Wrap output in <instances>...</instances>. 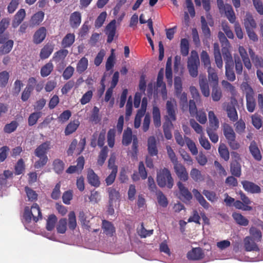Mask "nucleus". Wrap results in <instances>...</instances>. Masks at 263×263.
I'll return each mask as SVG.
<instances>
[{
    "mask_svg": "<svg viewBox=\"0 0 263 263\" xmlns=\"http://www.w3.org/2000/svg\"><path fill=\"white\" fill-rule=\"evenodd\" d=\"M157 182L160 187H167L172 189L174 185V179L170 171L167 168H163L157 172Z\"/></svg>",
    "mask_w": 263,
    "mask_h": 263,
    "instance_id": "obj_1",
    "label": "nucleus"
},
{
    "mask_svg": "<svg viewBox=\"0 0 263 263\" xmlns=\"http://www.w3.org/2000/svg\"><path fill=\"white\" fill-rule=\"evenodd\" d=\"M200 65L199 55L196 50H192L187 61V68L190 75L192 78H196L198 75V68Z\"/></svg>",
    "mask_w": 263,
    "mask_h": 263,
    "instance_id": "obj_2",
    "label": "nucleus"
},
{
    "mask_svg": "<svg viewBox=\"0 0 263 263\" xmlns=\"http://www.w3.org/2000/svg\"><path fill=\"white\" fill-rule=\"evenodd\" d=\"M223 60L225 62V75L228 81L234 82L236 76L234 71V63L230 52L224 53Z\"/></svg>",
    "mask_w": 263,
    "mask_h": 263,
    "instance_id": "obj_3",
    "label": "nucleus"
},
{
    "mask_svg": "<svg viewBox=\"0 0 263 263\" xmlns=\"http://www.w3.org/2000/svg\"><path fill=\"white\" fill-rule=\"evenodd\" d=\"M223 135L232 149L236 150L240 147L239 143L236 140V134L231 126L228 124L224 126Z\"/></svg>",
    "mask_w": 263,
    "mask_h": 263,
    "instance_id": "obj_4",
    "label": "nucleus"
},
{
    "mask_svg": "<svg viewBox=\"0 0 263 263\" xmlns=\"http://www.w3.org/2000/svg\"><path fill=\"white\" fill-rule=\"evenodd\" d=\"M241 200H237L234 202V206L236 209L245 211L252 210V206H251L252 201L242 191L239 193Z\"/></svg>",
    "mask_w": 263,
    "mask_h": 263,
    "instance_id": "obj_5",
    "label": "nucleus"
},
{
    "mask_svg": "<svg viewBox=\"0 0 263 263\" xmlns=\"http://www.w3.org/2000/svg\"><path fill=\"white\" fill-rule=\"evenodd\" d=\"M166 115L164 116V119H169L173 121L177 120V108L176 102L171 100H168L166 103Z\"/></svg>",
    "mask_w": 263,
    "mask_h": 263,
    "instance_id": "obj_6",
    "label": "nucleus"
},
{
    "mask_svg": "<svg viewBox=\"0 0 263 263\" xmlns=\"http://www.w3.org/2000/svg\"><path fill=\"white\" fill-rule=\"evenodd\" d=\"M174 172L180 181H186L189 179V174L185 166L180 162L173 164Z\"/></svg>",
    "mask_w": 263,
    "mask_h": 263,
    "instance_id": "obj_7",
    "label": "nucleus"
},
{
    "mask_svg": "<svg viewBox=\"0 0 263 263\" xmlns=\"http://www.w3.org/2000/svg\"><path fill=\"white\" fill-rule=\"evenodd\" d=\"M237 103V100L234 99L232 100L231 103L227 104L226 106V112L227 116L232 122H236L238 120V114L235 105Z\"/></svg>",
    "mask_w": 263,
    "mask_h": 263,
    "instance_id": "obj_8",
    "label": "nucleus"
},
{
    "mask_svg": "<svg viewBox=\"0 0 263 263\" xmlns=\"http://www.w3.org/2000/svg\"><path fill=\"white\" fill-rule=\"evenodd\" d=\"M246 98L247 109L249 112H253L255 110L256 103L254 97L253 90L251 87L247 91Z\"/></svg>",
    "mask_w": 263,
    "mask_h": 263,
    "instance_id": "obj_9",
    "label": "nucleus"
},
{
    "mask_svg": "<svg viewBox=\"0 0 263 263\" xmlns=\"http://www.w3.org/2000/svg\"><path fill=\"white\" fill-rule=\"evenodd\" d=\"M241 183L244 190L248 193L259 194L261 192L260 186L252 181L243 180Z\"/></svg>",
    "mask_w": 263,
    "mask_h": 263,
    "instance_id": "obj_10",
    "label": "nucleus"
},
{
    "mask_svg": "<svg viewBox=\"0 0 263 263\" xmlns=\"http://www.w3.org/2000/svg\"><path fill=\"white\" fill-rule=\"evenodd\" d=\"M101 228L106 236L112 237L116 234V228L114 224L107 220H102Z\"/></svg>",
    "mask_w": 263,
    "mask_h": 263,
    "instance_id": "obj_11",
    "label": "nucleus"
},
{
    "mask_svg": "<svg viewBox=\"0 0 263 263\" xmlns=\"http://www.w3.org/2000/svg\"><path fill=\"white\" fill-rule=\"evenodd\" d=\"M51 148V142L47 141L39 145L34 151V155L36 157L47 156L48 151Z\"/></svg>",
    "mask_w": 263,
    "mask_h": 263,
    "instance_id": "obj_12",
    "label": "nucleus"
},
{
    "mask_svg": "<svg viewBox=\"0 0 263 263\" xmlns=\"http://www.w3.org/2000/svg\"><path fill=\"white\" fill-rule=\"evenodd\" d=\"M258 242L252 239L251 237L246 236L243 239V246L247 251H259V248L257 244Z\"/></svg>",
    "mask_w": 263,
    "mask_h": 263,
    "instance_id": "obj_13",
    "label": "nucleus"
},
{
    "mask_svg": "<svg viewBox=\"0 0 263 263\" xmlns=\"http://www.w3.org/2000/svg\"><path fill=\"white\" fill-rule=\"evenodd\" d=\"M116 31V21L112 20L106 27L105 33L107 35V42L110 43L112 42Z\"/></svg>",
    "mask_w": 263,
    "mask_h": 263,
    "instance_id": "obj_14",
    "label": "nucleus"
},
{
    "mask_svg": "<svg viewBox=\"0 0 263 263\" xmlns=\"http://www.w3.org/2000/svg\"><path fill=\"white\" fill-rule=\"evenodd\" d=\"M187 258L191 260H199L202 259L204 256V254L202 250L199 248H193L189 251L186 255Z\"/></svg>",
    "mask_w": 263,
    "mask_h": 263,
    "instance_id": "obj_15",
    "label": "nucleus"
},
{
    "mask_svg": "<svg viewBox=\"0 0 263 263\" xmlns=\"http://www.w3.org/2000/svg\"><path fill=\"white\" fill-rule=\"evenodd\" d=\"M147 151L151 157L158 155V150L157 146V141L154 136H151L148 138Z\"/></svg>",
    "mask_w": 263,
    "mask_h": 263,
    "instance_id": "obj_16",
    "label": "nucleus"
},
{
    "mask_svg": "<svg viewBox=\"0 0 263 263\" xmlns=\"http://www.w3.org/2000/svg\"><path fill=\"white\" fill-rule=\"evenodd\" d=\"M47 34V30L45 27H41L34 33L33 36L34 43L39 44L45 39Z\"/></svg>",
    "mask_w": 263,
    "mask_h": 263,
    "instance_id": "obj_17",
    "label": "nucleus"
},
{
    "mask_svg": "<svg viewBox=\"0 0 263 263\" xmlns=\"http://www.w3.org/2000/svg\"><path fill=\"white\" fill-rule=\"evenodd\" d=\"M87 179L88 182L95 187H98L100 184L99 177L95 173L93 170L89 169L87 174Z\"/></svg>",
    "mask_w": 263,
    "mask_h": 263,
    "instance_id": "obj_18",
    "label": "nucleus"
},
{
    "mask_svg": "<svg viewBox=\"0 0 263 263\" xmlns=\"http://www.w3.org/2000/svg\"><path fill=\"white\" fill-rule=\"evenodd\" d=\"M54 45L51 43H48L41 49L40 58L42 60L47 59L52 53Z\"/></svg>",
    "mask_w": 263,
    "mask_h": 263,
    "instance_id": "obj_19",
    "label": "nucleus"
},
{
    "mask_svg": "<svg viewBox=\"0 0 263 263\" xmlns=\"http://www.w3.org/2000/svg\"><path fill=\"white\" fill-rule=\"evenodd\" d=\"M199 83L202 95L206 97L210 96L209 84L205 76H200Z\"/></svg>",
    "mask_w": 263,
    "mask_h": 263,
    "instance_id": "obj_20",
    "label": "nucleus"
},
{
    "mask_svg": "<svg viewBox=\"0 0 263 263\" xmlns=\"http://www.w3.org/2000/svg\"><path fill=\"white\" fill-rule=\"evenodd\" d=\"M177 185L183 199L186 201L191 200L192 198V195L187 188L180 181L177 183Z\"/></svg>",
    "mask_w": 263,
    "mask_h": 263,
    "instance_id": "obj_21",
    "label": "nucleus"
},
{
    "mask_svg": "<svg viewBox=\"0 0 263 263\" xmlns=\"http://www.w3.org/2000/svg\"><path fill=\"white\" fill-rule=\"evenodd\" d=\"M221 12H224L226 16L229 21L232 23H234L236 21V16L232 6L230 4H225L224 8L222 10Z\"/></svg>",
    "mask_w": 263,
    "mask_h": 263,
    "instance_id": "obj_22",
    "label": "nucleus"
},
{
    "mask_svg": "<svg viewBox=\"0 0 263 263\" xmlns=\"http://www.w3.org/2000/svg\"><path fill=\"white\" fill-rule=\"evenodd\" d=\"M81 22V14L80 12L75 11L72 13L69 18V23L73 28H78Z\"/></svg>",
    "mask_w": 263,
    "mask_h": 263,
    "instance_id": "obj_23",
    "label": "nucleus"
},
{
    "mask_svg": "<svg viewBox=\"0 0 263 263\" xmlns=\"http://www.w3.org/2000/svg\"><path fill=\"white\" fill-rule=\"evenodd\" d=\"M26 16L25 9H21L15 14L12 21V25L14 28H16L23 21Z\"/></svg>",
    "mask_w": 263,
    "mask_h": 263,
    "instance_id": "obj_24",
    "label": "nucleus"
},
{
    "mask_svg": "<svg viewBox=\"0 0 263 263\" xmlns=\"http://www.w3.org/2000/svg\"><path fill=\"white\" fill-rule=\"evenodd\" d=\"M218 37L222 47V52L223 57L224 54V53L230 52L229 50L230 44L225 34L223 32L219 31L218 34Z\"/></svg>",
    "mask_w": 263,
    "mask_h": 263,
    "instance_id": "obj_25",
    "label": "nucleus"
},
{
    "mask_svg": "<svg viewBox=\"0 0 263 263\" xmlns=\"http://www.w3.org/2000/svg\"><path fill=\"white\" fill-rule=\"evenodd\" d=\"M249 151L254 159L257 161H260L261 160L262 156L260 150L255 141H252L251 142L249 146Z\"/></svg>",
    "mask_w": 263,
    "mask_h": 263,
    "instance_id": "obj_26",
    "label": "nucleus"
},
{
    "mask_svg": "<svg viewBox=\"0 0 263 263\" xmlns=\"http://www.w3.org/2000/svg\"><path fill=\"white\" fill-rule=\"evenodd\" d=\"M230 172L232 175L239 177L241 175V166L237 160H233L230 164Z\"/></svg>",
    "mask_w": 263,
    "mask_h": 263,
    "instance_id": "obj_27",
    "label": "nucleus"
},
{
    "mask_svg": "<svg viewBox=\"0 0 263 263\" xmlns=\"http://www.w3.org/2000/svg\"><path fill=\"white\" fill-rule=\"evenodd\" d=\"M152 116L154 125L156 127H159L161 125V114L160 109L158 106H153Z\"/></svg>",
    "mask_w": 263,
    "mask_h": 263,
    "instance_id": "obj_28",
    "label": "nucleus"
},
{
    "mask_svg": "<svg viewBox=\"0 0 263 263\" xmlns=\"http://www.w3.org/2000/svg\"><path fill=\"white\" fill-rule=\"evenodd\" d=\"M192 192L194 197L196 198L199 204L204 209H208L210 206V205L204 198L203 196L200 194V193L195 189L193 190Z\"/></svg>",
    "mask_w": 263,
    "mask_h": 263,
    "instance_id": "obj_29",
    "label": "nucleus"
},
{
    "mask_svg": "<svg viewBox=\"0 0 263 263\" xmlns=\"http://www.w3.org/2000/svg\"><path fill=\"white\" fill-rule=\"evenodd\" d=\"M44 12L42 11H40L34 14L30 20V23L32 26L39 25L43 21L44 18Z\"/></svg>",
    "mask_w": 263,
    "mask_h": 263,
    "instance_id": "obj_30",
    "label": "nucleus"
},
{
    "mask_svg": "<svg viewBox=\"0 0 263 263\" xmlns=\"http://www.w3.org/2000/svg\"><path fill=\"white\" fill-rule=\"evenodd\" d=\"M30 209L31 211V215L34 221L36 222L39 220V219H42V216L41 211L39 205L37 203H33Z\"/></svg>",
    "mask_w": 263,
    "mask_h": 263,
    "instance_id": "obj_31",
    "label": "nucleus"
},
{
    "mask_svg": "<svg viewBox=\"0 0 263 263\" xmlns=\"http://www.w3.org/2000/svg\"><path fill=\"white\" fill-rule=\"evenodd\" d=\"M88 65V59L85 57L82 58L77 63L76 67L77 71L80 74L83 73L87 69Z\"/></svg>",
    "mask_w": 263,
    "mask_h": 263,
    "instance_id": "obj_32",
    "label": "nucleus"
},
{
    "mask_svg": "<svg viewBox=\"0 0 263 263\" xmlns=\"http://www.w3.org/2000/svg\"><path fill=\"white\" fill-rule=\"evenodd\" d=\"M75 41V36L73 33H68L63 39L61 45L62 46L65 48L70 47Z\"/></svg>",
    "mask_w": 263,
    "mask_h": 263,
    "instance_id": "obj_33",
    "label": "nucleus"
},
{
    "mask_svg": "<svg viewBox=\"0 0 263 263\" xmlns=\"http://www.w3.org/2000/svg\"><path fill=\"white\" fill-rule=\"evenodd\" d=\"M80 123L78 120L71 121L66 126L64 133L66 136L69 135L74 133L78 128Z\"/></svg>",
    "mask_w": 263,
    "mask_h": 263,
    "instance_id": "obj_34",
    "label": "nucleus"
},
{
    "mask_svg": "<svg viewBox=\"0 0 263 263\" xmlns=\"http://www.w3.org/2000/svg\"><path fill=\"white\" fill-rule=\"evenodd\" d=\"M208 78L212 86L218 85V77L215 70L212 67L208 69Z\"/></svg>",
    "mask_w": 263,
    "mask_h": 263,
    "instance_id": "obj_35",
    "label": "nucleus"
},
{
    "mask_svg": "<svg viewBox=\"0 0 263 263\" xmlns=\"http://www.w3.org/2000/svg\"><path fill=\"white\" fill-rule=\"evenodd\" d=\"M232 217L240 226H247L249 224V220L240 213L234 212L232 214Z\"/></svg>",
    "mask_w": 263,
    "mask_h": 263,
    "instance_id": "obj_36",
    "label": "nucleus"
},
{
    "mask_svg": "<svg viewBox=\"0 0 263 263\" xmlns=\"http://www.w3.org/2000/svg\"><path fill=\"white\" fill-rule=\"evenodd\" d=\"M249 234L250 236H248L256 240L257 242H260L261 240L262 233L261 231L258 228L251 227L249 229Z\"/></svg>",
    "mask_w": 263,
    "mask_h": 263,
    "instance_id": "obj_37",
    "label": "nucleus"
},
{
    "mask_svg": "<svg viewBox=\"0 0 263 263\" xmlns=\"http://www.w3.org/2000/svg\"><path fill=\"white\" fill-rule=\"evenodd\" d=\"M156 195L158 204L163 208H166L168 205V202L167 198L160 190L156 191Z\"/></svg>",
    "mask_w": 263,
    "mask_h": 263,
    "instance_id": "obj_38",
    "label": "nucleus"
},
{
    "mask_svg": "<svg viewBox=\"0 0 263 263\" xmlns=\"http://www.w3.org/2000/svg\"><path fill=\"white\" fill-rule=\"evenodd\" d=\"M244 25L246 30L254 29L256 27V23L251 14H247L244 20Z\"/></svg>",
    "mask_w": 263,
    "mask_h": 263,
    "instance_id": "obj_39",
    "label": "nucleus"
},
{
    "mask_svg": "<svg viewBox=\"0 0 263 263\" xmlns=\"http://www.w3.org/2000/svg\"><path fill=\"white\" fill-rule=\"evenodd\" d=\"M65 167V163L60 159H56L53 162V169L58 174L63 173Z\"/></svg>",
    "mask_w": 263,
    "mask_h": 263,
    "instance_id": "obj_40",
    "label": "nucleus"
},
{
    "mask_svg": "<svg viewBox=\"0 0 263 263\" xmlns=\"http://www.w3.org/2000/svg\"><path fill=\"white\" fill-rule=\"evenodd\" d=\"M249 53L252 62L256 67H263V59L255 54L253 51L249 49Z\"/></svg>",
    "mask_w": 263,
    "mask_h": 263,
    "instance_id": "obj_41",
    "label": "nucleus"
},
{
    "mask_svg": "<svg viewBox=\"0 0 263 263\" xmlns=\"http://www.w3.org/2000/svg\"><path fill=\"white\" fill-rule=\"evenodd\" d=\"M108 152V148L106 146L103 147L101 150L97 160V164L99 166H102L107 157Z\"/></svg>",
    "mask_w": 263,
    "mask_h": 263,
    "instance_id": "obj_42",
    "label": "nucleus"
},
{
    "mask_svg": "<svg viewBox=\"0 0 263 263\" xmlns=\"http://www.w3.org/2000/svg\"><path fill=\"white\" fill-rule=\"evenodd\" d=\"M107 192L109 196V202H114L119 200L120 197V193L115 189L112 187H108Z\"/></svg>",
    "mask_w": 263,
    "mask_h": 263,
    "instance_id": "obj_43",
    "label": "nucleus"
},
{
    "mask_svg": "<svg viewBox=\"0 0 263 263\" xmlns=\"http://www.w3.org/2000/svg\"><path fill=\"white\" fill-rule=\"evenodd\" d=\"M53 69V65L51 62H48L41 69V75L42 77L48 76Z\"/></svg>",
    "mask_w": 263,
    "mask_h": 263,
    "instance_id": "obj_44",
    "label": "nucleus"
},
{
    "mask_svg": "<svg viewBox=\"0 0 263 263\" xmlns=\"http://www.w3.org/2000/svg\"><path fill=\"white\" fill-rule=\"evenodd\" d=\"M218 152L220 157L224 161H228L230 158V153L228 148L224 144H220L218 147Z\"/></svg>",
    "mask_w": 263,
    "mask_h": 263,
    "instance_id": "obj_45",
    "label": "nucleus"
},
{
    "mask_svg": "<svg viewBox=\"0 0 263 263\" xmlns=\"http://www.w3.org/2000/svg\"><path fill=\"white\" fill-rule=\"evenodd\" d=\"M180 52L183 57H186L188 55L189 52V42L185 39H182L180 42Z\"/></svg>",
    "mask_w": 263,
    "mask_h": 263,
    "instance_id": "obj_46",
    "label": "nucleus"
},
{
    "mask_svg": "<svg viewBox=\"0 0 263 263\" xmlns=\"http://www.w3.org/2000/svg\"><path fill=\"white\" fill-rule=\"evenodd\" d=\"M185 143L193 155H197L198 154V149L195 142L190 138L185 136Z\"/></svg>",
    "mask_w": 263,
    "mask_h": 263,
    "instance_id": "obj_47",
    "label": "nucleus"
},
{
    "mask_svg": "<svg viewBox=\"0 0 263 263\" xmlns=\"http://www.w3.org/2000/svg\"><path fill=\"white\" fill-rule=\"evenodd\" d=\"M201 29L204 36L209 39L211 36V30L208 27V23L203 16L201 17Z\"/></svg>",
    "mask_w": 263,
    "mask_h": 263,
    "instance_id": "obj_48",
    "label": "nucleus"
},
{
    "mask_svg": "<svg viewBox=\"0 0 263 263\" xmlns=\"http://www.w3.org/2000/svg\"><path fill=\"white\" fill-rule=\"evenodd\" d=\"M132 141V131L128 128L124 130L123 135L122 144L125 146L128 145Z\"/></svg>",
    "mask_w": 263,
    "mask_h": 263,
    "instance_id": "obj_49",
    "label": "nucleus"
},
{
    "mask_svg": "<svg viewBox=\"0 0 263 263\" xmlns=\"http://www.w3.org/2000/svg\"><path fill=\"white\" fill-rule=\"evenodd\" d=\"M57 222V218L56 216L54 214L50 215L47 220L46 229L49 231L53 230Z\"/></svg>",
    "mask_w": 263,
    "mask_h": 263,
    "instance_id": "obj_50",
    "label": "nucleus"
},
{
    "mask_svg": "<svg viewBox=\"0 0 263 263\" xmlns=\"http://www.w3.org/2000/svg\"><path fill=\"white\" fill-rule=\"evenodd\" d=\"M13 46V41L11 40H8L4 43L1 47L0 52L3 54L9 53L12 49Z\"/></svg>",
    "mask_w": 263,
    "mask_h": 263,
    "instance_id": "obj_51",
    "label": "nucleus"
},
{
    "mask_svg": "<svg viewBox=\"0 0 263 263\" xmlns=\"http://www.w3.org/2000/svg\"><path fill=\"white\" fill-rule=\"evenodd\" d=\"M212 98L214 101H218L222 97V92L218 85L212 86Z\"/></svg>",
    "mask_w": 263,
    "mask_h": 263,
    "instance_id": "obj_52",
    "label": "nucleus"
},
{
    "mask_svg": "<svg viewBox=\"0 0 263 263\" xmlns=\"http://www.w3.org/2000/svg\"><path fill=\"white\" fill-rule=\"evenodd\" d=\"M9 73L6 70L0 72V87H5L8 83Z\"/></svg>",
    "mask_w": 263,
    "mask_h": 263,
    "instance_id": "obj_53",
    "label": "nucleus"
},
{
    "mask_svg": "<svg viewBox=\"0 0 263 263\" xmlns=\"http://www.w3.org/2000/svg\"><path fill=\"white\" fill-rule=\"evenodd\" d=\"M200 58L201 62L203 63L205 67H207L208 69L211 67L210 57L208 53L206 51H202L200 54Z\"/></svg>",
    "mask_w": 263,
    "mask_h": 263,
    "instance_id": "obj_54",
    "label": "nucleus"
},
{
    "mask_svg": "<svg viewBox=\"0 0 263 263\" xmlns=\"http://www.w3.org/2000/svg\"><path fill=\"white\" fill-rule=\"evenodd\" d=\"M116 131L114 128L110 129L107 133V139L109 147L112 148L115 145Z\"/></svg>",
    "mask_w": 263,
    "mask_h": 263,
    "instance_id": "obj_55",
    "label": "nucleus"
},
{
    "mask_svg": "<svg viewBox=\"0 0 263 263\" xmlns=\"http://www.w3.org/2000/svg\"><path fill=\"white\" fill-rule=\"evenodd\" d=\"M106 17L107 13L106 11L101 12L95 21V27L97 28H99L102 27L106 20Z\"/></svg>",
    "mask_w": 263,
    "mask_h": 263,
    "instance_id": "obj_56",
    "label": "nucleus"
},
{
    "mask_svg": "<svg viewBox=\"0 0 263 263\" xmlns=\"http://www.w3.org/2000/svg\"><path fill=\"white\" fill-rule=\"evenodd\" d=\"M99 108L97 106H94L91 115L89 117V121L91 122H93L96 124L99 123L100 121V118L99 117Z\"/></svg>",
    "mask_w": 263,
    "mask_h": 263,
    "instance_id": "obj_57",
    "label": "nucleus"
},
{
    "mask_svg": "<svg viewBox=\"0 0 263 263\" xmlns=\"http://www.w3.org/2000/svg\"><path fill=\"white\" fill-rule=\"evenodd\" d=\"M67 222L66 218L61 219L57 225V230L58 233L64 234L67 230Z\"/></svg>",
    "mask_w": 263,
    "mask_h": 263,
    "instance_id": "obj_58",
    "label": "nucleus"
},
{
    "mask_svg": "<svg viewBox=\"0 0 263 263\" xmlns=\"http://www.w3.org/2000/svg\"><path fill=\"white\" fill-rule=\"evenodd\" d=\"M68 227L69 228L73 230L77 227V221L75 213L73 211H71L68 214Z\"/></svg>",
    "mask_w": 263,
    "mask_h": 263,
    "instance_id": "obj_59",
    "label": "nucleus"
},
{
    "mask_svg": "<svg viewBox=\"0 0 263 263\" xmlns=\"http://www.w3.org/2000/svg\"><path fill=\"white\" fill-rule=\"evenodd\" d=\"M174 87L177 97L180 95L182 90V80L180 77H176L174 79Z\"/></svg>",
    "mask_w": 263,
    "mask_h": 263,
    "instance_id": "obj_60",
    "label": "nucleus"
},
{
    "mask_svg": "<svg viewBox=\"0 0 263 263\" xmlns=\"http://www.w3.org/2000/svg\"><path fill=\"white\" fill-rule=\"evenodd\" d=\"M68 54V51L67 49H63L55 52L53 57L56 61L63 60Z\"/></svg>",
    "mask_w": 263,
    "mask_h": 263,
    "instance_id": "obj_61",
    "label": "nucleus"
},
{
    "mask_svg": "<svg viewBox=\"0 0 263 263\" xmlns=\"http://www.w3.org/2000/svg\"><path fill=\"white\" fill-rule=\"evenodd\" d=\"M41 116V112H35L31 114L28 120V125L29 126H33L35 124Z\"/></svg>",
    "mask_w": 263,
    "mask_h": 263,
    "instance_id": "obj_62",
    "label": "nucleus"
},
{
    "mask_svg": "<svg viewBox=\"0 0 263 263\" xmlns=\"http://www.w3.org/2000/svg\"><path fill=\"white\" fill-rule=\"evenodd\" d=\"M18 125L16 121H12L11 123L5 125L4 127V132L5 133L10 134L16 130Z\"/></svg>",
    "mask_w": 263,
    "mask_h": 263,
    "instance_id": "obj_63",
    "label": "nucleus"
},
{
    "mask_svg": "<svg viewBox=\"0 0 263 263\" xmlns=\"http://www.w3.org/2000/svg\"><path fill=\"white\" fill-rule=\"evenodd\" d=\"M25 191L29 201H33L37 200L38 195L35 191H33L28 186H26L25 187Z\"/></svg>",
    "mask_w": 263,
    "mask_h": 263,
    "instance_id": "obj_64",
    "label": "nucleus"
}]
</instances>
